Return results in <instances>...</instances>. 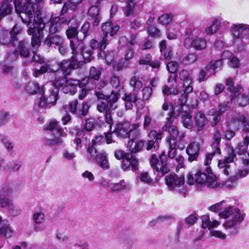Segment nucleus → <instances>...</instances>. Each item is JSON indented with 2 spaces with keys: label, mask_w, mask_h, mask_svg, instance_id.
I'll return each mask as SVG.
<instances>
[{
  "label": "nucleus",
  "mask_w": 249,
  "mask_h": 249,
  "mask_svg": "<svg viewBox=\"0 0 249 249\" xmlns=\"http://www.w3.org/2000/svg\"><path fill=\"white\" fill-rule=\"evenodd\" d=\"M26 0H21L20 5H16L17 12L20 13L22 22L28 27V33L32 35L31 45L35 49L40 44V36L45 26L41 17V11L36 5L25 7Z\"/></svg>",
  "instance_id": "1"
},
{
  "label": "nucleus",
  "mask_w": 249,
  "mask_h": 249,
  "mask_svg": "<svg viewBox=\"0 0 249 249\" xmlns=\"http://www.w3.org/2000/svg\"><path fill=\"white\" fill-rule=\"evenodd\" d=\"M208 209L214 213L219 212V217L225 219L222 224L223 227L226 229L230 230L231 234L238 232V225L243 221L246 215L243 210L229 205L225 200L210 206Z\"/></svg>",
  "instance_id": "2"
},
{
  "label": "nucleus",
  "mask_w": 249,
  "mask_h": 249,
  "mask_svg": "<svg viewBox=\"0 0 249 249\" xmlns=\"http://www.w3.org/2000/svg\"><path fill=\"white\" fill-rule=\"evenodd\" d=\"M95 95L99 99L103 101L98 103L97 109L101 113L106 112L105 120L106 122L109 125V128L113 124V119L111 116L112 111L117 108L116 103L119 99V95L112 91L109 96H107L101 91H95Z\"/></svg>",
  "instance_id": "3"
},
{
  "label": "nucleus",
  "mask_w": 249,
  "mask_h": 249,
  "mask_svg": "<svg viewBox=\"0 0 249 249\" xmlns=\"http://www.w3.org/2000/svg\"><path fill=\"white\" fill-rule=\"evenodd\" d=\"M187 182L190 185L196 183L211 188H215L218 185L216 177L208 167L205 170L198 169L194 174H189L187 175Z\"/></svg>",
  "instance_id": "4"
},
{
  "label": "nucleus",
  "mask_w": 249,
  "mask_h": 249,
  "mask_svg": "<svg viewBox=\"0 0 249 249\" xmlns=\"http://www.w3.org/2000/svg\"><path fill=\"white\" fill-rule=\"evenodd\" d=\"M227 155L223 160L218 161V167L220 172L227 176H229V180L226 181L224 186L230 189L235 186L234 181L237 179V175L234 174V171L230 163L233 162L236 158V154L232 148H229Z\"/></svg>",
  "instance_id": "5"
},
{
  "label": "nucleus",
  "mask_w": 249,
  "mask_h": 249,
  "mask_svg": "<svg viewBox=\"0 0 249 249\" xmlns=\"http://www.w3.org/2000/svg\"><path fill=\"white\" fill-rule=\"evenodd\" d=\"M179 78L183 82V89L180 91L178 96V102L175 103L174 106H172V110L174 109V106L178 105L180 107L185 106L187 103L188 94L193 90L192 85V77L190 72L186 70H183L179 73Z\"/></svg>",
  "instance_id": "6"
},
{
  "label": "nucleus",
  "mask_w": 249,
  "mask_h": 249,
  "mask_svg": "<svg viewBox=\"0 0 249 249\" xmlns=\"http://www.w3.org/2000/svg\"><path fill=\"white\" fill-rule=\"evenodd\" d=\"M139 127L138 123L131 124L127 122H121L116 124L114 132L117 137L122 139L139 137L140 135Z\"/></svg>",
  "instance_id": "7"
},
{
  "label": "nucleus",
  "mask_w": 249,
  "mask_h": 249,
  "mask_svg": "<svg viewBox=\"0 0 249 249\" xmlns=\"http://www.w3.org/2000/svg\"><path fill=\"white\" fill-rule=\"evenodd\" d=\"M59 90L52 84H47L44 86V92L40 98L39 106L44 108L54 106L58 99Z\"/></svg>",
  "instance_id": "8"
},
{
  "label": "nucleus",
  "mask_w": 249,
  "mask_h": 249,
  "mask_svg": "<svg viewBox=\"0 0 249 249\" xmlns=\"http://www.w3.org/2000/svg\"><path fill=\"white\" fill-rule=\"evenodd\" d=\"M70 47L71 50V53L76 55L78 60H81V55L84 61V64L86 62L91 61L94 58L92 52L89 48H85L84 44L78 40H71L70 43Z\"/></svg>",
  "instance_id": "9"
},
{
  "label": "nucleus",
  "mask_w": 249,
  "mask_h": 249,
  "mask_svg": "<svg viewBox=\"0 0 249 249\" xmlns=\"http://www.w3.org/2000/svg\"><path fill=\"white\" fill-rule=\"evenodd\" d=\"M114 156L118 160H122L121 167L124 170L129 168L132 171H135L139 168L138 160L130 153H124L120 150L114 152Z\"/></svg>",
  "instance_id": "10"
},
{
  "label": "nucleus",
  "mask_w": 249,
  "mask_h": 249,
  "mask_svg": "<svg viewBox=\"0 0 249 249\" xmlns=\"http://www.w3.org/2000/svg\"><path fill=\"white\" fill-rule=\"evenodd\" d=\"M167 158L165 152H163L159 160L155 155H152L150 159V164L155 169L160 176H163L170 170V166L167 163Z\"/></svg>",
  "instance_id": "11"
},
{
  "label": "nucleus",
  "mask_w": 249,
  "mask_h": 249,
  "mask_svg": "<svg viewBox=\"0 0 249 249\" xmlns=\"http://www.w3.org/2000/svg\"><path fill=\"white\" fill-rule=\"evenodd\" d=\"M47 130L52 132L54 135L53 139L45 138L44 141L46 144L49 146H53L59 144L62 142L61 137L64 136L63 130L55 121H52L49 123L46 127Z\"/></svg>",
  "instance_id": "12"
},
{
  "label": "nucleus",
  "mask_w": 249,
  "mask_h": 249,
  "mask_svg": "<svg viewBox=\"0 0 249 249\" xmlns=\"http://www.w3.org/2000/svg\"><path fill=\"white\" fill-rule=\"evenodd\" d=\"M84 65V62L82 60H78V58L75 55H72L71 57V60L62 61L59 67L63 72L65 75H69L72 69H76L81 67Z\"/></svg>",
  "instance_id": "13"
},
{
  "label": "nucleus",
  "mask_w": 249,
  "mask_h": 249,
  "mask_svg": "<svg viewBox=\"0 0 249 249\" xmlns=\"http://www.w3.org/2000/svg\"><path fill=\"white\" fill-rule=\"evenodd\" d=\"M66 19L64 18H60L58 17H52L49 21L44 24V28L48 29L50 34H54L60 30L63 25L69 24Z\"/></svg>",
  "instance_id": "14"
},
{
  "label": "nucleus",
  "mask_w": 249,
  "mask_h": 249,
  "mask_svg": "<svg viewBox=\"0 0 249 249\" xmlns=\"http://www.w3.org/2000/svg\"><path fill=\"white\" fill-rule=\"evenodd\" d=\"M165 182L169 190L174 191L184 185L185 179L183 176L170 174L165 178Z\"/></svg>",
  "instance_id": "15"
},
{
  "label": "nucleus",
  "mask_w": 249,
  "mask_h": 249,
  "mask_svg": "<svg viewBox=\"0 0 249 249\" xmlns=\"http://www.w3.org/2000/svg\"><path fill=\"white\" fill-rule=\"evenodd\" d=\"M169 150L168 153V158L173 160L175 158L177 163V170H179L184 167V158L181 155L177 156V143L174 140L171 141L168 143Z\"/></svg>",
  "instance_id": "16"
},
{
  "label": "nucleus",
  "mask_w": 249,
  "mask_h": 249,
  "mask_svg": "<svg viewBox=\"0 0 249 249\" xmlns=\"http://www.w3.org/2000/svg\"><path fill=\"white\" fill-rule=\"evenodd\" d=\"M90 2L92 5L88 12L89 19L93 20V26H97L100 21L99 14L101 0H91Z\"/></svg>",
  "instance_id": "17"
},
{
  "label": "nucleus",
  "mask_w": 249,
  "mask_h": 249,
  "mask_svg": "<svg viewBox=\"0 0 249 249\" xmlns=\"http://www.w3.org/2000/svg\"><path fill=\"white\" fill-rule=\"evenodd\" d=\"M162 134V131L157 132L155 130L150 131L148 134L149 140L148 141L146 149L149 150L153 148L155 150H157L159 147V141L161 140Z\"/></svg>",
  "instance_id": "18"
},
{
  "label": "nucleus",
  "mask_w": 249,
  "mask_h": 249,
  "mask_svg": "<svg viewBox=\"0 0 249 249\" xmlns=\"http://www.w3.org/2000/svg\"><path fill=\"white\" fill-rule=\"evenodd\" d=\"M24 90L29 95H41L44 92V86L40 85L38 82L32 81L25 85Z\"/></svg>",
  "instance_id": "19"
},
{
  "label": "nucleus",
  "mask_w": 249,
  "mask_h": 249,
  "mask_svg": "<svg viewBox=\"0 0 249 249\" xmlns=\"http://www.w3.org/2000/svg\"><path fill=\"white\" fill-rule=\"evenodd\" d=\"M78 104V102L76 100L71 102L69 103L70 111L80 117L86 116L88 113L89 106L85 102H83L82 105V107L77 109Z\"/></svg>",
  "instance_id": "20"
},
{
  "label": "nucleus",
  "mask_w": 249,
  "mask_h": 249,
  "mask_svg": "<svg viewBox=\"0 0 249 249\" xmlns=\"http://www.w3.org/2000/svg\"><path fill=\"white\" fill-rule=\"evenodd\" d=\"M165 127H168L169 136L167 138V141L169 143L171 141L174 140L177 144L178 140L181 141L185 137V134L182 133L179 135V131L177 127L171 124V123L169 122Z\"/></svg>",
  "instance_id": "21"
},
{
  "label": "nucleus",
  "mask_w": 249,
  "mask_h": 249,
  "mask_svg": "<svg viewBox=\"0 0 249 249\" xmlns=\"http://www.w3.org/2000/svg\"><path fill=\"white\" fill-rule=\"evenodd\" d=\"M199 31L194 28H188L184 41V46L187 49L194 47V38L198 34Z\"/></svg>",
  "instance_id": "22"
},
{
  "label": "nucleus",
  "mask_w": 249,
  "mask_h": 249,
  "mask_svg": "<svg viewBox=\"0 0 249 249\" xmlns=\"http://www.w3.org/2000/svg\"><path fill=\"white\" fill-rule=\"evenodd\" d=\"M193 120L198 130H201L208 123L206 115L201 111H198L195 113L193 116Z\"/></svg>",
  "instance_id": "23"
},
{
  "label": "nucleus",
  "mask_w": 249,
  "mask_h": 249,
  "mask_svg": "<svg viewBox=\"0 0 249 249\" xmlns=\"http://www.w3.org/2000/svg\"><path fill=\"white\" fill-rule=\"evenodd\" d=\"M199 149L200 145L198 142H192L188 146L186 151L189 156V161L192 162L197 158Z\"/></svg>",
  "instance_id": "24"
},
{
  "label": "nucleus",
  "mask_w": 249,
  "mask_h": 249,
  "mask_svg": "<svg viewBox=\"0 0 249 249\" xmlns=\"http://www.w3.org/2000/svg\"><path fill=\"white\" fill-rule=\"evenodd\" d=\"M243 91V89L241 86H237L234 95H233L234 97H232L231 101L236 99L237 102L239 105L244 107L248 105L249 103V99L247 96L242 94Z\"/></svg>",
  "instance_id": "25"
},
{
  "label": "nucleus",
  "mask_w": 249,
  "mask_h": 249,
  "mask_svg": "<svg viewBox=\"0 0 249 249\" xmlns=\"http://www.w3.org/2000/svg\"><path fill=\"white\" fill-rule=\"evenodd\" d=\"M131 138L128 142L127 147L132 155L141 151L144 146V143L142 141L137 140L136 138L138 137Z\"/></svg>",
  "instance_id": "26"
},
{
  "label": "nucleus",
  "mask_w": 249,
  "mask_h": 249,
  "mask_svg": "<svg viewBox=\"0 0 249 249\" xmlns=\"http://www.w3.org/2000/svg\"><path fill=\"white\" fill-rule=\"evenodd\" d=\"M13 9V0H2L0 3V20L11 14Z\"/></svg>",
  "instance_id": "27"
},
{
  "label": "nucleus",
  "mask_w": 249,
  "mask_h": 249,
  "mask_svg": "<svg viewBox=\"0 0 249 249\" xmlns=\"http://www.w3.org/2000/svg\"><path fill=\"white\" fill-rule=\"evenodd\" d=\"M246 118L244 115L238 114L234 117L229 122V125L233 128H238L241 124H245V129L249 131V121H245Z\"/></svg>",
  "instance_id": "28"
},
{
  "label": "nucleus",
  "mask_w": 249,
  "mask_h": 249,
  "mask_svg": "<svg viewBox=\"0 0 249 249\" xmlns=\"http://www.w3.org/2000/svg\"><path fill=\"white\" fill-rule=\"evenodd\" d=\"M119 26L111 22H105L102 26V30L105 34L104 36H107V39H108V34L112 36L119 31Z\"/></svg>",
  "instance_id": "29"
},
{
  "label": "nucleus",
  "mask_w": 249,
  "mask_h": 249,
  "mask_svg": "<svg viewBox=\"0 0 249 249\" xmlns=\"http://www.w3.org/2000/svg\"><path fill=\"white\" fill-rule=\"evenodd\" d=\"M44 43L49 47L53 44L58 47L64 43V39L59 35L49 36L46 37Z\"/></svg>",
  "instance_id": "30"
},
{
  "label": "nucleus",
  "mask_w": 249,
  "mask_h": 249,
  "mask_svg": "<svg viewBox=\"0 0 249 249\" xmlns=\"http://www.w3.org/2000/svg\"><path fill=\"white\" fill-rule=\"evenodd\" d=\"M109 187V190L113 192L128 191L131 189L130 184L124 179L117 183H111Z\"/></svg>",
  "instance_id": "31"
},
{
  "label": "nucleus",
  "mask_w": 249,
  "mask_h": 249,
  "mask_svg": "<svg viewBox=\"0 0 249 249\" xmlns=\"http://www.w3.org/2000/svg\"><path fill=\"white\" fill-rule=\"evenodd\" d=\"M95 161L104 170H107L109 168V163L107 157V153L104 151L100 152L98 156Z\"/></svg>",
  "instance_id": "32"
},
{
  "label": "nucleus",
  "mask_w": 249,
  "mask_h": 249,
  "mask_svg": "<svg viewBox=\"0 0 249 249\" xmlns=\"http://www.w3.org/2000/svg\"><path fill=\"white\" fill-rule=\"evenodd\" d=\"M108 42V39H107V36H104L100 41L95 39H92L90 41V47L92 50L99 49V52L106 49V46Z\"/></svg>",
  "instance_id": "33"
},
{
  "label": "nucleus",
  "mask_w": 249,
  "mask_h": 249,
  "mask_svg": "<svg viewBox=\"0 0 249 249\" xmlns=\"http://www.w3.org/2000/svg\"><path fill=\"white\" fill-rule=\"evenodd\" d=\"M78 81L76 80L70 79L67 82V84L65 85L62 89V91L65 93H69L71 95H73L76 91V86Z\"/></svg>",
  "instance_id": "34"
},
{
  "label": "nucleus",
  "mask_w": 249,
  "mask_h": 249,
  "mask_svg": "<svg viewBox=\"0 0 249 249\" xmlns=\"http://www.w3.org/2000/svg\"><path fill=\"white\" fill-rule=\"evenodd\" d=\"M136 4V0H127L125 6L123 8L124 15L128 17L134 15Z\"/></svg>",
  "instance_id": "35"
},
{
  "label": "nucleus",
  "mask_w": 249,
  "mask_h": 249,
  "mask_svg": "<svg viewBox=\"0 0 249 249\" xmlns=\"http://www.w3.org/2000/svg\"><path fill=\"white\" fill-rule=\"evenodd\" d=\"M221 140V133L217 131L213 136V142L212 143V147L213 150H214L215 153H217L219 155L221 153V151L219 148L220 142Z\"/></svg>",
  "instance_id": "36"
},
{
  "label": "nucleus",
  "mask_w": 249,
  "mask_h": 249,
  "mask_svg": "<svg viewBox=\"0 0 249 249\" xmlns=\"http://www.w3.org/2000/svg\"><path fill=\"white\" fill-rule=\"evenodd\" d=\"M228 106L226 104H221L219 106L218 110L212 109L209 111V115L214 116V124L216 125L219 121L220 116L227 110Z\"/></svg>",
  "instance_id": "37"
},
{
  "label": "nucleus",
  "mask_w": 249,
  "mask_h": 249,
  "mask_svg": "<svg viewBox=\"0 0 249 249\" xmlns=\"http://www.w3.org/2000/svg\"><path fill=\"white\" fill-rule=\"evenodd\" d=\"M13 232L9 222L4 220L0 227V235L6 238H10L12 236Z\"/></svg>",
  "instance_id": "38"
},
{
  "label": "nucleus",
  "mask_w": 249,
  "mask_h": 249,
  "mask_svg": "<svg viewBox=\"0 0 249 249\" xmlns=\"http://www.w3.org/2000/svg\"><path fill=\"white\" fill-rule=\"evenodd\" d=\"M123 99L125 102V106L126 109H131L133 107V103H135L137 100V95L135 93L124 94Z\"/></svg>",
  "instance_id": "39"
},
{
  "label": "nucleus",
  "mask_w": 249,
  "mask_h": 249,
  "mask_svg": "<svg viewBox=\"0 0 249 249\" xmlns=\"http://www.w3.org/2000/svg\"><path fill=\"white\" fill-rule=\"evenodd\" d=\"M13 41L10 32L5 30L0 31V45H6Z\"/></svg>",
  "instance_id": "40"
},
{
  "label": "nucleus",
  "mask_w": 249,
  "mask_h": 249,
  "mask_svg": "<svg viewBox=\"0 0 249 249\" xmlns=\"http://www.w3.org/2000/svg\"><path fill=\"white\" fill-rule=\"evenodd\" d=\"M104 135H97L94 140L92 141L94 144L106 142L107 143L109 144L112 142L111 133H104Z\"/></svg>",
  "instance_id": "41"
},
{
  "label": "nucleus",
  "mask_w": 249,
  "mask_h": 249,
  "mask_svg": "<svg viewBox=\"0 0 249 249\" xmlns=\"http://www.w3.org/2000/svg\"><path fill=\"white\" fill-rule=\"evenodd\" d=\"M77 80L78 81L77 85H79L80 88L86 89L88 90H92L95 87V84L89 77H85L80 81Z\"/></svg>",
  "instance_id": "42"
},
{
  "label": "nucleus",
  "mask_w": 249,
  "mask_h": 249,
  "mask_svg": "<svg viewBox=\"0 0 249 249\" xmlns=\"http://www.w3.org/2000/svg\"><path fill=\"white\" fill-rule=\"evenodd\" d=\"M249 146V133L244 138V140L238 143L236 150L239 154H243L247 152L248 147Z\"/></svg>",
  "instance_id": "43"
},
{
  "label": "nucleus",
  "mask_w": 249,
  "mask_h": 249,
  "mask_svg": "<svg viewBox=\"0 0 249 249\" xmlns=\"http://www.w3.org/2000/svg\"><path fill=\"white\" fill-rule=\"evenodd\" d=\"M219 22L217 19L213 20L211 24L205 29V33L207 35H212L217 32L219 30Z\"/></svg>",
  "instance_id": "44"
},
{
  "label": "nucleus",
  "mask_w": 249,
  "mask_h": 249,
  "mask_svg": "<svg viewBox=\"0 0 249 249\" xmlns=\"http://www.w3.org/2000/svg\"><path fill=\"white\" fill-rule=\"evenodd\" d=\"M181 120L183 126L188 128L191 129L194 124V121H192L191 117L188 112H182L180 113Z\"/></svg>",
  "instance_id": "45"
},
{
  "label": "nucleus",
  "mask_w": 249,
  "mask_h": 249,
  "mask_svg": "<svg viewBox=\"0 0 249 249\" xmlns=\"http://www.w3.org/2000/svg\"><path fill=\"white\" fill-rule=\"evenodd\" d=\"M17 45L21 57L26 58L29 56V50L27 47V43L24 41H18L17 43Z\"/></svg>",
  "instance_id": "46"
},
{
  "label": "nucleus",
  "mask_w": 249,
  "mask_h": 249,
  "mask_svg": "<svg viewBox=\"0 0 249 249\" xmlns=\"http://www.w3.org/2000/svg\"><path fill=\"white\" fill-rule=\"evenodd\" d=\"M207 41L204 38L196 36L194 38V48L197 50H202L207 47Z\"/></svg>",
  "instance_id": "47"
},
{
  "label": "nucleus",
  "mask_w": 249,
  "mask_h": 249,
  "mask_svg": "<svg viewBox=\"0 0 249 249\" xmlns=\"http://www.w3.org/2000/svg\"><path fill=\"white\" fill-rule=\"evenodd\" d=\"M222 65L221 60H218L214 63H210L205 67V70L209 71V75L214 74L215 71L218 68H220Z\"/></svg>",
  "instance_id": "48"
},
{
  "label": "nucleus",
  "mask_w": 249,
  "mask_h": 249,
  "mask_svg": "<svg viewBox=\"0 0 249 249\" xmlns=\"http://www.w3.org/2000/svg\"><path fill=\"white\" fill-rule=\"evenodd\" d=\"M110 83L112 88L116 90V93L118 94V92L123 88V84L121 83L120 78L117 76H113L110 79Z\"/></svg>",
  "instance_id": "49"
},
{
  "label": "nucleus",
  "mask_w": 249,
  "mask_h": 249,
  "mask_svg": "<svg viewBox=\"0 0 249 249\" xmlns=\"http://www.w3.org/2000/svg\"><path fill=\"white\" fill-rule=\"evenodd\" d=\"M244 24H235L232 26L231 34L235 38H240Z\"/></svg>",
  "instance_id": "50"
},
{
  "label": "nucleus",
  "mask_w": 249,
  "mask_h": 249,
  "mask_svg": "<svg viewBox=\"0 0 249 249\" xmlns=\"http://www.w3.org/2000/svg\"><path fill=\"white\" fill-rule=\"evenodd\" d=\"M98 58L106 60L107 64H110L114 59V54L113 52H105V50L99 52Z\"/></svg>",
  "instance_id": "51"
},
{
  "label": "nucleus",
  "mask_w": 249,
  "mask_h": 249,
  "mask_svg": "<svg viewBox=\"0 0 249 249\" xmlns=\"http://www.w3.org/2000/svg\"><path fill=\"white\" fill-rule=\"evenodd\" d=\"M173 17V15L171 14H163L159 18L158 22L164 25H169L172 22Z\"/></svg>",
  "instance_id": "52"
},
{
  "label": "nucleus",
  "mask_w": 249,
  "mask_h": 249,
  "mask_svg": "<svg viewBox=\"0 0 249 249\" xmlns=\"http://www.w3.org/2000/svg\"><path fill=\"white\" fill-rule=\"evenodd\" d=\"M42 64H43L41 66L40 69H36L34 71L33 73V76H35V77H37L39 74H42L48 71H53L49 64L47 63H43Z\"/></svg>",
  "instance_id": "53"
},
{
  "label": "nucleus",
  "mask_w": 249,
  "mask_h": 249,
  "mask_svg": "<svg viewBox=\"0 0 249 249\" xmlns=\"http://www.w3.org/2000/svg\"><path fill=\"white\" fill-rule=\"evenodd\" d=\"M101 69L91 67L89 69V78L94 80H98L101 76Z\"/></svg>",
  "instance_id": "54"
},
{
  "label": "nucleus",
  "mask_w": 249,
  "mask_h": 249,
  "mask_svg": "<svg viewBox=\"0 0 249 249\" xmlns=\"http://www.w3.org/2000/svg\"><path fill=\"white\" fill-rule=\"evenodd\" d=\"M99 153L94 147H89L87 149V158L89 161H95L98 156Z\"/></svg>",
  "instance_id": "55"
},
{
  "label": "nucleus",
  "mask_w": 249,
  "mask_h": 249,
  "mask_svg": "<svg viewBox=\"0 0 249 249\" xmlns=\"http://www.w3.org/2000/svg\"><path fill=\"white\" fill-rule=\"evenodd\" d=\"M22 28L18 26V25H15L12 30L9 32L10 35L13 37V45L16 46L17 45V43L18 42V40L17 38V36L18 34L20 33L22 31Z\"/></svg>",
  "instance_id": "56"
},
{
  "label": "nucleus",
  "mask_w": 249,
  "mask_h": 249,
  "mask_svg": "<svg viewBox=\"0 0 249 249\" xmlns=\"http://www.w3.org/2000/svg\"><path fill=\"white\" fill-rule=\"evenodd\" d=\"M68 80L69 79H67L66 75H64L62 76L55 78L53 82V85H52V86L58 89V88L63 86H64L65 85H66Z\"/></svg>",
  "instance_id": "57"
},
{
  "label": "nucleus",
  "mask_w": 249,
  "mask_h": 249,
  "mask_svg": "<svg viewBox=\"0 0 249 249\" xmlns=\"http://www.w3.org/2000/svg\"><path fill=\"white\" fill-rule=\"evenodd\" d=\"M33 220L34 222L36 224H42L45 222V215L42 212H36L33 215Z\"/></svg>",
  "instance_id": "58"
},
{
  "label": "nucleus",
  "mask_w": 249,
  "mask_h": 249,
  "mask_svg": "<svg viewBox=\"0 0 249 249\" xmlns=\"http://www.w3.org/2000/svg\"><path fill=\"white\" fill-rule=\"evenodd\" d=\"M139 178L141 182L150 184L153 182V179L147 172H142L139 175Z\"/></svg>",
  "instance_id": "59"
},
{
  "label": "nucleus",
  "mask_w": 249,
  "mask_h": 249,
  "mask_svg": "<svg viewBox=\"0 0 249 249\" xmlns=\"http://www.w3.org/2000/svg\"><path fill=\"white\" fill-rule=\"evenodd\" d=\"M90 29V24L88 22H86L82 25L80 32L82 33L83 34V36L82 37H80L78 36H77V39L76 40H80L81 41L83 40L89 34V31Z\"/></svg>",
  "instance_id": "60"
},
{
  "label": "nucleus",
  "mask_w": 249,
  "mask_h": 249,
  "mask_svg": "<svg viewBox=\"0 0 249 249\" xmlns=\"http://www.w3.org/2000/svg\"><path fill=\"white\" fill-rule=\"evenodd\" d=\"M197 59V57L196 54L189 53L183 58L182 62L185 65H190L195 63Z\"/></svg>",
  "instance_id": "61"
},
{
  "label": "nucleus",
  "mask_w": 249,
  "mask_h": 249,
  "mask_svg": "<svg viewBox=\"0 0 249 249\" xmlns=\"http://www.w3.org/2000/svg\"><path fill=\"white\" fill-rule=\"evenodd\" d=\"M130 86L133 88L135 91L139 90L142 86V84L141 81L139 80L136 77L132 78L130 81Z\"/></svg>",
  "instance_id": "62"
},
{
  "label": "nucleus",
  "mask_w": 249,
  "mask_h": 249,
  "mask_svg": "<svg viewBox=\"0 0 249 249\" xmlns=\"http://www.w3.org/2000/svg\"><path fill=\"white\" fill-rule=\"evenodd\" d=\"M163 94L166 95H177L178 91L175 88L169 87L168 86H164L162 88Z\"/></svg>",
  "instance_id": "63"
},
{
  "label": "nucleus",
  "mask_w": 249,
  "mask_h": 249,
  "mask_svg": "<svg viewBox=\"0 0 249 249\" xmlns=\"http://www.w3.org/2000/svg\"><path fill=\"white\" fill-rule=\"evenodd\" d=\"M21 167V164L18 161H13L7 164L4 168L7 171H18Z\"/></svg>",
  "instance_id": "64"
}]
</instances>
